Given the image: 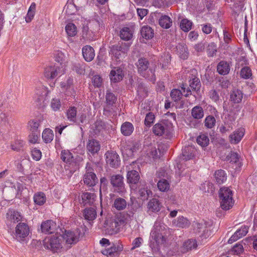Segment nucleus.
Returning <instances> with one entry per match:
<instances>
[{
  "label": "nucleus",
  "mask_w": 257,
  "mask_h": 257,
  "mask_svg": "<svg viewBox=\"0 0 257 257\" xmlns=\"http://www.w3.org/2000/svg\"><path fill=\"white\" fill-rule=\"evenodd\" d=\"M40 136V132H31L28 137L29 142L33 144L39 143Z\"/></svg>",
  "instance_id": "13d9d810"
},
{
  "label": "nucleus",
  "mask_w": 257,
  "mask_h": 257,
  "mask_svg": "<svg viewBox=\"0 0 257 257\" xmlns=\"http://www.w3.org/2000/svg\"><path fill=\"white\" fill-rule=\"evenodd\" d=\"M190 224L189 220L183 216L178 217L172 221V225L177 227L185 228L189 226Z\"/></svg>",
  "instance_id": "b1692460"
},
{
  "label": "nucleus",
  "mask_w": 257,
  "mask_h": 257,
  "mask_svg": "<svg viewBox=\"0 0 257 257\" xmlns=\"http://www.w3.org/2000/svg\"><path fill=\"white\" fill-rule=\"evenodd\" d=\"M105 123L101 120H97L92 126L94 135H98L105 130Z\"/></svg>",
  "instance_id": "c85d7f7f"
},
{
  "label": "nucleus",
  "mask_w": 257,
  "mask_h": 257,
  "mask_svg": "<svg viewBox=\"0 0 257 257\" xmlns=\"http://www.w3.org/2000/svg\"><path fill=\"white\" fill-rule=\"evenodd\" d=\"M30 132H40L38 131V127L40 126V121L31 120L28 123Z\"/></svg>",
  "instance_id": "680f3d73"
},
{
  "label": "nucleus",
  "mask_w": 257,
  "mask_h": 257,
  "mask_svg": "<svg viewBox=\"0 0 257 257\" xmlns=\"http://www.w3.org/2000/svg\"><path fill=\"white\" fill-rule=\"evenodd\" d=\"M244 132L243 128H239L235 131L233 134L229 136L230 142L234 144H237L244 136Z\"/></svg>",
  "instance_id": "4be33fe9"
},
{
  "label": "nucleus",
  "mask_w": 257,
  "mask_h": 257,
  "mask_svg": "<svg viewBox=\"0 0 257 257\" xmlns=\"http://www.w3.org/2000/svg\"><path fill=\"white\" fill-rule=\"evenodd\" d=\"M53 131L49 128H46L42 133V138L46 143H50L53 139Z\"/></svg>",
  "instance_id": "8fccbe9b"
},
{
  "label": "nucleus",
  "mask_w": 257,
  "mask_h": 257,
  "mask_svg": "<svg viewBox=\"0 0 257 257\" xmlns=\"http://www.w3.org/2000/svg\"><path fill=\"white\" fill-rule=\"evenodd\" d=\"M62 235L56 233L55 235L46 237L43 240V245L46 249L53 252H57L62 247Z\"/></svg>",
  "instance_id": "7ed1b4c3"
},
{
  "label": "nucleus",
  "mask_w": 257,
  "mask_h": 257,
  "mask_svg": "<svg viewBox=\"0 0 257 257\" xmlns=\"http://www.w3.org/2000/svg\"><path fill=\"white\" fill-rule=\"evenodd\" d=\"M141 34L142 36L146 40L152 39L154 35L153 29L148 26H144L142 28Z\"/></svg>",
  "instance_id": "7c9ffc66"
},
{
  "label": "nucleus",
  "mask_w": 257,
  "mask_h": 257,
  "mask_svg": "<svg viewBox=\"0 0 257 257\" xmlns=\"http://www.w3.org/2000/svg\"><path fill=\"white\" fill-rule=\"evenodd\" d=\"M61 159L62 160L69 165H74L75 164L74 159L72 154L68 150H63L61 153Z\"/></svg>",
  "instance_id": "cd10ccee"
},
{
  "label": "nucleus",
  "mask_w": 257,
  "mask_h": 257,
  "mask_svg": "<svg viewBox=\"0 0 257 257\" xmlns=\"http://www.w3.org/2000/svg\"><path fill=\"white\" fill-rule=\"evenodd\" d=\"M140 149V144L137 142H128L125 146L122 149L123 153L126 155L128 157H132L134 154L139 151Z\"/></svg>",
  "instance_id": "dca6fc26"
},
{
  "label": "nucleus",
  "mask_w": 257,
  "mask_h": 257,
  "mask_svg": "<svg viewBox=\"0 0 257 257\" xmlns=\"http://www.w3.org/2000/svg\"><path fill=\"white\" fill-rule=\"evenodd\" d=\"M177 49L179 53L180 57L183 59H186L188 57V52L187 47L184 44H179Z\"/></svg>",
  "instance_id": "603ef678"
},
{
  "label": "nucleus",
  "mask_w": 257,
  "mask_h": 257,
  "mask_svg": "<svg viewBox=\"0 0 257 257\" xmlns=\"http://www.w3.org/2000/svg\"><path fill=\"white\" fill-rule=\"evenodd\" d=\"M215 123L216 119L212 115L207 116L204 121L205 126L208 128H212L215 125Z\"/></svg>",
  "instance_id": "e2e57ef3"
},
{
  "label": "nucleus",
  "mask_w": 257,
  "mask_h": 257,
  "mask_svg": "<svg viewBox=\"0 0 257 257\" xmlns=\"http://www.w3.org/2000/svg\"><path fill=\"white\" fill-rule=\"evenodd\" d=\"M23 141L19 140H16L13 144H12L11 147V149L14 151H19L23 148Z\"/></svg>",
  "instance_id": "774afa93"
},
{
  "label": "nucleus",
  "mask_w": 257,
  "mask_h": 257,
  "mask_svg": "<svg viewBox=\"0 0 257 257\" xmlns=\"http://www.w3.org/2000/svg\"><path fill=\"white\" fill-rule=\"evenodd\" d=\"M65 31L68 37H74L77 33V29L73 23H69L65 26Z\"/></svg>",
  "instance_id": "a18cd8bd"
},
{
  "label": "nucleus",
  "mask_w": 257,
  "mask_h": 257,
  "mask_svg": "<svg viewBox=\"0 0 257 257\" xmlns=\"http://www.w3.org/2000/svg\"><path fill=\"white\" fill-rule=\"evenodd\" d=\"M158 189L162 192L168 191L170 188V184L167 180L162 179L157 184Z\"/></svg>",
  "instance_id": "bf43d9fd"
},
{
  "label": "nucleus",
  "mask_w": 257,
  "mask_h": 257,
  "mask_svg": "<svg viewBox=\"0 0 257 257\" xmlns=\"http://www.w3.org/2000/svg\"><path fill=\"white\" fill-rule=\"evenodd\" d=\"M230 65L229 63L225 61H220L217 65V71L220 75H225L229 73Z\"/></svg>",
  "instance_id": "a878e982"
},
{
  "label": "nucleus",
  "mask_w": 257,
  "mask_h": 257,
  "mask_svg": "<svg viewBox=\"0 0 257 257\" xmlns=\"http://www.w3.org/2000/svg\"><path fill=\"white\" fill-rule=\"evenodd\" d=\"M219 129L220 132L222 134L230 132L232 129V121L225 117L224 124H221Z\"/></svg>",
  "instance_id": "58836bf2"
},
{
  "label": "nucleus",
  "mask_w": 257,
  "mask_h": 257,
  "mask_svg": "<svg viewBox=\"0 0 257 257\" xmlns=\"http://www.w3.org/2000/svg\"><path fill=\"white\" fill-rule=\"evenodd\" d=\"M77 114V109L75 107H70L67 111V116L70 121L75 122Z\"/></svg>",
  "instance_id": "5fc2aeb1"
},
{
  "label": "nucleus",
  "mask_w": 257,
  "mask_h": 257,
  "mask_svg": "<svg viewBox=\"0 0 257 257\" xmlns=\"http://www.w3.org/2000/svg\"><path fill=\"white\" fill-rule=\"evenodd\" d=\"M126 201L122 198L115 199L113 203V206L118 210H123L126 208Z\"/></svg>",
  "instance_id": "09e8293b"
},
{
  "label": "nucleus",
  "mask_w": 257,
  "mask_h": 257,
  "mask_svg": "<svg viewBox=\"0 0 257 257\" xmlns=\"http://www.w3.org/2000/svg\"><path fill=\"white\" fill-rule=\"evenodd\" d=\"M46 195L43 192H38L34 196V201L37 205H42L46 202Z\"/></svg>",
  "instance_id": "de8ad7c7"
},
{
  "label": "nucleus",
  "mask_w": 257,
  "mask_h": 257,
  "mask_svg": "<svg viewBox=\"0 0 257 257\" xmlns=\"http://www.w3.org/2000/svg\"><path fill=\"white\" fill-rule=\"evenodd\" d=\"M192 22L187 19H183L180 23V28L184 32H188L191 29Z\"/></svg>",
  "instance_id": "6e6d98bb"
},
{
  "label": "nucleus",
  "mask_w": 257,
  "mask_h": 257,
  "mask_svg": "<svg viewBox=\"0 0 257 257\" xmlns=\"http://www.w3.org/2000/svg\"><path fill=\"white\" fill-rule=\"evenodd\" d=\"M82 54L84 59L87 62H90L94 57V50L91 46H85L82 48Z\"/></svg>",
  "instance_id": "393cba45"
},
{
  "label": "nucleus",
  "mask_w": 257,
  "mask_h": 257,
  "mask_svg": "<svg viewBox=\"0 0 257 257\" xmlns=\"http://www.w3.org/2000/svg\"><path fill=\"white\" fill-rule=\"evenodd\" d=\"M84 234L80 229L77 228L73 231H65V233L62 237L66 244L71 245L78 242Z\"/></svg>",
  "instance_id": "423d86ee"
},
{
  "label": "nucleus",
  "mask_w": 257,
  "mask_h": 257,
  "mask_svg": "<svg viewBox=\"0 0 257 257\" xmlns=\"http://www.w3.org/2000/svg\"><path fill=\"white\" fill-rule=\"evenodd\" d=\"M171 97L174 101H177L179 100L182 96V92L180 90L173 89L171 92Z\"/></svg>",
  "instance_id": "69168bd1"
},
{
  "label": "nucleus",
  "mask_w": 257,
  "mask_h": 257,
  "mask_svg": "<svg viewBox=\"0 0 257 257\" xmlns=\"http://www.w3.org/2000/svg\"><path fill=\"white\" fill-rule=\"evenodd\" d=\"M134 131L133 125L129 122H124L121 126V132L125 136L131 135Z\"/></svg>",
  "instance_id": "4c0bfd02"
},
{
  "label": "nucleus",
  "mask_w": 257,
  "mask_h": 257,
  "mask_svg": "<svg viewBox=\"0 0 257 257\" xmlns=\"http://www.w3.org/2000/svg\"><path fill=\"white\" fill-rule=\"evenodd\" d=\"M152 239H153L158 245H164L167 241V233L165 234H151Z\"/></svg>",
  "instance_id": "a19ab883"
},
{
  "label": "nucleus",
  "mask_w": 257,
  "mask_h": 257,
  "mask_svg": "<svg viewBox=\"0 0 257 257\" xmlns=\"http://www.w3.org/2000/svg\"><path fill=\"white\" fill-rule=\"evenodd\" d=\"M165 234L167 233V230L165 225L160 222L157 221L155 223L154 228L151 231V234Z\"/></svg>",
  "instance_id": "473e14b6"
},
{
  "label": "nucleus",
  "mask_w": 257,
  "mask_h": 257,
  "mask_svg": "<svg viewBox=\"0 0 257 257\" xmlns=\"http://www.w3.org/2000/svg\"><path fill=\"white\" fill-rule=\"evenodd\" d=\"M214 177L215 178L216 182L218 184H221L226 180V174L222 170L216 171L214 174Z\"/></svg>",
  "instance_id": "37998d69"
},
{
  "label": "nucleus",
  "mask_w": 257,
  "mask_h": 257,
  "mask_svg": "<svg viewBox=\"0 0 257 257\" xmlns=\"http://www.w3.org/2000/svg\"><path fill=\"white\" fill-rule=\"evenodd\" d=\"M196 141L197 143L202 147L207 146L209 142V138L205 134L200 135L197 137Z\"/></svg>",
  "instance_id": "4d7b16f0"
},
{
  "label": "nucleus",
  "mask_w": 257,
  "mask_h": 257,
  "mask_svg": "<svg viewBox=\"0 0 257 257\" xmlns=\"http://www.w3.org/2000/svg\"><path fill=\"white\" fill-rule=\"evenodd\" d=\"M159 23L161 27L165 29H168L171 26L172 21L169 16L164 15L161 17Z\"/></svg>",
  "instance_id": "ea45409f"
},
{
  "label": "nucleus",
  "mask_w": 257,
  "mask_h": 257,
  "mask_svg": "<svg viewBox=\"0 0 257 257\" xmlns=\"http://www.w3.org/2000/svg\"><path fill=\"white\" fill-rule=\"evenodd\" d=\"M9 115L8 114L2 112L0 114V125L1 126H6L9 124Z\"/></svg>",
  "instance_id": "0e129e2a"
},
{
  "label": "nucleus",
  "mask_w": 257,
  "mask_h": 257,
  "mask_svg": "<svg viewBox=\"0 0 257 257\" xmlns=\"http://www.w3.org/2000/svg\"><path fill=\"white\" fill-rule=\"evenodd\" d=\"M135 165L136 163L133 162L132 164L126 166L127 171L126 175L127 182L132 190L137 189V185L140 182V175L137 171L134 170L136 168Z\"/></svg>",
  "instance_id": "20e7f679"
},
{
  "label": "nucleus",
  "mask_w": 257,
  "mask_h": 257,
  "mask_svg": "<svg viewBox=\"0 0 257 257\" xmlns=\"http://www.w3.org/2000/svg\"><path fill=\"white\" fill-rule=\"evenodd\" d=\"M17 192V190L15 185L6 186L3 189V193L7 197H14Z\"/></svg>",
  "instance_id": "3c124183"
},
{
  "label": "nucleus",
  "mask_w": 257,
  "mask_h": 257,
  "mask_svg": "<svg viewBox=\"0 0 257 257\" xmlns=\"http://www.w3.org/2000/svg\"><path fill=\"white\" fill-rule=\"evenodd\" d=\"M189 78L190 79L189 83L190 87H188L187 89V93L185 94L186 96H188L189 95L188 93L191 92L190 89L193 90H198L200 89L201 86L200 81L198 78L194 75H192Z\"/></svg>",
  "instance_id": "aec40b11"
},
{
  "label": "nucleus",
  "mask_w": 257,
  "mask_h": 257,
  "mask_svg": "<svg viewBox=\"0 0 257 257\" xmlns=\"http://www.w3.org/2000/svg\"><path fill=\"white\" fill-rule=\"evenodd\" d=\"M139 73L144 77L154 81L155 80V72L149 67V62L146 58H140L136 63Z\"/></svg>",
  "instance_id": "f03ea898"
},
{
  "label": "nucleus",
  "mask_w": 257,
  "mask_h": 257,
  "mask_svg": "<svg viewBox=\"0 0 257 257\" xmlns=\"http://www.w3.org/2000/svg\"><path fill=\"white\" fill-rule=\"evenodd\" d=\"M58 226L52 220H47L41 224L42 231L45 233H54L57 230Z\"/></svg>",
  "instance_id": "f3484780"
},
{
  "label": "nucleus",
  "mask_w": 257,
  "mask_h": 257,
  "mask_svg": "<svg viewBox=\"0 0 257 257\" xmlns=\"http://www.w3.org/2000/svg\"><path fill=\"white\" fill-rule=\"evenodd\" d=\"M83 215L84 218L88 220H93L96 216V212L93 207L86 208L84 210Z\"/></svg>",
  "instance_id": "e433bc0d"
},
{
  "label": "nucleus",
  "mask_w": 257,
  "mask_h": 257,
  "mask_svg": "<svg viewBox=\"0 0 257 257\" xmlns=\"http://www.w3.org/2000/svg\"><path fill=\"white\" fill-rule=\"evenodd\" d=\"M217 51L216 45L214 43L208 44L207 48V52L209 56L212 57Z\"/></svg>",
  "instance_id": "338daca9"
},
{
  "label": "nucleus",
  "mask_w": 257,
  "mask_h": 257,
  "mask_svg": "<svg viewBox=\"0 0 257 257\" xmlns=\"http://www.w3.org/2000/svg\"><path fill=\"white\" fill-rule=\"evenodd\" d=\"M195 152V149L192 146L185 147L182 152L183 159L188 160L192 159Z\"/></svg>",
  "instance_id": "2f4dec72"
},
{
  "label": "nucleus",
  "mask_w": 257,
  "mask_h": 257,
  "mask_svg": "<svg viewBox=\"0 0 257 257\" xmlns=\"http://www.w3.org/2000/svg\"><path fill=\"white\" fill-rule=\"evenodd\" d=\"M123 74L119 67H115L110 73V78L111 81L116 82L122 79Z\"/></svg>",
  "instance_id": "5701e85b"
},
{
  "label": "nucleus",
  "mask_w": 257,
  "mask_h": 257,
  "mask_svg": "<svg viewBox=\"0 0 257 257\" xmlns=\"http://www.w3.org/2000/svg\"><path fill=\"white\" fill-rule=\"evenodd\" d=\"M121 223L118 216L107 218L103 224L105 233L109 235L116 234L119 231V226Z\"/></svg>",
  "instance_id": "39448f33"
},
{
  "label": "nucleus",
  "mask_w": 257,
  "mask_h": 257,
  "mask_svg": "<svg viewBox=\"0 0 257 257\" xmlns=\"http://www.w3.org/2000/svg\"><path fill=\"white\" fill-rule=\"evenodd\" d=\"M86 148L89 152L93 155L99 151L100 145L99 142L96 140H89Z\"/></svg>",
  "instance_id": "412c9836"
},
{
  "label": "nucleus",
  "mask_w": 257,
  "mask_h": 257,
  "mask_svg": "<svg viewBox=\"0 0 257 257\" xmlns=\"http://www.w3.org/2000/svg\"><path fill=\"white\" fill-rule=\"evenodd\" d=\"M120 37L125 41L131 40L133 36V30L128 27H123L120 31Z\"/></svg>",
  "instance_id": "c756f323"
},
{
  "label": "nucleus",
  "mask_w": 257,
  "mask_h": 257,
  "mask_svg": "<svg viewBox=\"0 0 257 257\" xmlns=\"http://www.w3.org/2000/svg\"><path fill=\"white\" fill-rule=\"evenodd\" d=\"M7 223L9 225H11L12 223H15L22 220V216L20 213L14 210H10L6 214Z\"/></svg>",
  "instance_id": "6ab92c4d"
},
{
  "label": "nucleus",
  "mask_w": 257,
  "mask_h": 257,
  "mask_svg": "<svg viewBox=\"0 0 257 257\" xmlns=\"http://www.w3.org/2000/svg\"><path fill=\"white\" fill-rule=\"evenodd\" d=\"M36 7V6L35 3H33L31 5L27 13V15L26 17V21L27 23L30 22L33 19L35 14Z\"/></svg>",
  "instance_id": "864d4df0"
},
{
  "label": "nucleus",
  "mask_w": 257,
  "mask_h": 257,
  "mask_svg": "<svg viewBox=\"0 0 257 257\" xmlns=\"http://www.w3.org/2000/svg\"><path fill=\"white\" fill-rule=\"evenodd\" d=\"M240 75L244 79H249L252 76L251 70L249 67L244 66L241 69Z\"/></svg>",
  "instance_id": "052dcab7"
},
{
  "label": "nucleus",
  "mask_w": 257,
  "mask_h": 257,
  "mask_svg": "<svg viewBox=\"0 0 257 257\" xmlns=\"http://www.w3.org/2000/svg\"><path fill=\"white\" fill-rule=\"evenodd\" d=\"M106 108H104V110H106V108H109L113 106L115 103L116 98L115 96L111 92L107 91L105 96Z\"/></svg>",
  "instance_id": "c03bdc74"
},
{
  "label": "nucleus",
  "mask_w": 257,
  "mask_h": 257,
  "mask_svg": "<svg viewBox=\"0 0 257 257\" xmlns=\"http://www.w3.org/2000/svg\"><path fill=\"white\" fill-rule=\"evenodd\" d=\"M106 163L110 167L116 168L119 164V156L112 151H108L105 154Z\"/></svg>",
  "instance_id": "2eb2a0df"
},
{
  "label": "nucleus",
  "mask_w": 257,
  "mask_h": 257,
  "mask_svg": "<svg viewBox=\"0 0 257 257\" xmlns=\"http://www.w3.org/2000/svg\"><path fill=\"white\" fill-rule=\"evenodd\" d=\"M86 169V171L83 178L84 183L88 186H93L97 183L98 179L90 166L87 165Z\"/></svg>",
  "instance_id": "9b49d317"
},
{
  "label": "nucleus",
  "mask_w": 257,
  "mask_h": 257,
  "mask_svg": "<svg viewBox=\"0 0 257 257\" xmlns=\"http://www.w3.org/2000/svg\"><path fill=\"white\" fill-rule=\"evenodd\" d=\"M123 248V246L121 243L117 241L113 243L110 248L102 250L101 252L107 257H118Z\"/></svg>",
  "instance_id": "1a4fd4ad"
},
{
  "label": "nucleus",
  "mask_w": 257,
  "mask_h": 257,
  "mask_svg": "<svg viewBox=\"0 0 257 257\" xmlns=\"http://www.w3.org/2000/svg\"><path fill=\"white\" fill-rule=\"evenodd\" d=\"M29 227L28 225L25 223H19L15 228V236L16 239L21 242L26 237L29 233Z\"/></svg>",
  "instance_id": "6e6552de"
},
{
  "label": "nucleus",
  "mask_w": 257,
  "mask_h": 257,
  "mask_svg": "<svg viewBox=\"0 0 257 257\" xmlns=\"http://www.w3.org/2000/svg\"><path fill=\"white\" fill-rule=\"evenodd\" d=\"M243 97L242 92L238 89H234L230 94V99L235 103L241 102Z\"/></svg>",
  "instance_id": "c9c22d12"
},
{
  "label": "nucleus",
  "mask_w": 257,
  "mask_h": 257,
  "mask_svg": "<svg viewBox=\"0 0 257 257\" xmlns=\"http://www.w3.org/2000/svg\"><path fill=\"white\" fill-rule=\"evenodd\" d=\"M153 132L156 136L167 135L169 132L168 125L164 122L156 123L153 128Z\"/></svg>",
  "instance_id": "a211bd4d"
},
{
  "label": "nucleus",
  "mask_w": 257,
  "mask_h": 257,
  "mask_svg": "<svg viewBox=\"0 0 257 257\" xmlns=\"http://www.w3.org/2000/svg\"><path fill=\"white\" fill-rule=\"evenodd\" d=\"M191 114L193 117L195 119H201L204 116V110L201 106H196L192 108Z\"/></svg>",
  "instance_id": "49530a36"
},
{
  "label": "nucleus",
  "mask_w": 257,
  "mask_h": 257,
  "mask_svg": "<svg viewBox=\"0 0 257 257\" xmlns=\"http://www.w3.org/2000/svg\"><path fill=\"white\" fill-rule=\"evenodd\" d=\"M232 191L227 187H221L219 191V197L221 208L228 210L233 206L234 201L233 199Z\"/></svg>",
  "instance_id": "f257e3e1"
},
{
  "label": "nucleus",
  "mask_w": 257,
  "mask_h": 257,
  "mask_svg": "<svg viewBox=\"0 0 257 257\" xmlns=\"http://www.w3.org/2000/svg\"><path fill=\"white\" fill-rule=\"evenodd\" d=\"M148 208L152 212H158L161 209V205L157 199L153 198L148 202Z\"/></svg>",
  "instance_id": "72a5a7b5"
},
{
  "label": "nucleus",
  "mask_w": 257,
  "mask_h": 257,
  "mask_svg": "<svg viewBox=\"0 0 257 257\" xmlns=\"http://www.w3.org/2000/svg\"><path fill=\"white\" fill-rule=\"evenodd\" d=\"M63 65L62 67H63ZM64 73V69L60 68L58 66H51L45 68L44 70L45 77L48 79H54L59 74Z\"/></svg>",
  "instance_id": "ddd939ff"
},
{
  "label": "nucleus",
  "mask_w": 257,
  "mask_h": 257,
  "mask_svg": "<svg viewBox=\"0 0 257 257\" xmlns=\"http://www.w3.org/2000/svg\"><path fill=\"white\" fill-rule=\"evenodd\" d=\"M96 195L93 193L86 192L81 195L82 202L83 205H91L95 200Z\"/></svg>",
  "instance_id": "bb28decb"
},
{
  "label": "nucleus",
  "mask_w": 257,
  "mask_h": 257,
  "mask_svg": "<svg viewBox=\"0 0 257 257\" xmlns=\"http://www.w3.org/2000/svg\"><path fill=\"white\" fill-rule=\"evenodd\" d=\"M35 98L38 105H42L46 100V97L49 93L47 88L41 83L36 84L35 88Z\"/></svg>",
  "instance_id": "0eeeda50"
},
{
  "label": "nucleus",
  "mask_w": 257,
  "mask_h": 257,
  "mask_svg": "<svg viewBox=\"0 0 257 257\" xmlns=\"http://www.w3.org/2000/svg\"><path fill=\"white\" fill-rule=\"evenodd\" d=\"M128 48L124 44H117L111 48V52L116 59H120L126 56Z\"/></svg>",
  "instance_id": "f8f14e48"
},
{
  "label": "nucleus",
  "mask_w": 257,
  "mask_h": 257,
  "mask_svg": "<svg viewBox=\"0 0 257 257\" xmlns=\"http://www.w3.org/2000/svg\"><path fill=\"white\" fill-rule=\"evenodd\" d=\"M110 183L114 188V191L123 193L125 192L123 177L120 175H113L111 177Z\"/></svg>",
  "instance_id": "9d476101"
},
{
  "label": "nucleus",
  "mask_w": 257,
  "mask_h": 257,
  "mask_svg": "<svg viewBox=\"0 0 257 257\" xmlns=\"http://www.w3.org/2000/svg\"><path fill=\"white\" fill-rule=\"evenodd\" d=\"M138 194L140 198L142 200H147L151 195L152 191L148 189L146 186V182L140 181L138 185Z\"/></svg>",
  "instance_id": "4468645a"
},
{
  "label": "nucleus",
  "mask_w": 257,
  "mask_h": 257,
  "mask_svg": "<svg viewBox=\"0 0 257 257\" xmlns=\"http://www.w3.org/2000/svg\"><path fill=\"white\" fill-rule=\"evenodd\" d=\"M197 244L195 239H189L186 240L183 244L182 250L187 252L189 250L195 249L197 247Z\"/></svg>",
  "instance_id": "f704fd0d"
},
{
  "label": "nucleus",
  "mask_w": 257,
  "mask_h": 257,
  "mask_svg": "<svg viewBox=\"0 0 257 257\" xmlns=\"http://www.w3.org/2000/svg\"><path fill=\"white\" fill-rule=\"evenodd\" d=\"M152 239H153L158 245H164L167 241V233L165 234H151Z\"/></svg>",
  "instance_id": "79ce46f5"
}]
</instances>
